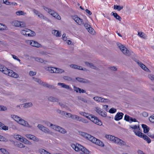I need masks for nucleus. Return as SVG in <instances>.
Wrapping results in <instances>:
<instances>
[{
  "label": "nucleus",
  "instance_id": "nucleus-48",
  "mask_svg": "<svg viewBox=\"0 0 154 154\" xmlns=\"http://www.w3.org/2000/svg\"><path fill=\"white\" fill-rule=\"evenodd\" d=\"M78 99L79 100H80L85 103H87V100L85 98H84L81 97H78Z\"/></svg>",
  "mask_w": 154,
  "mask_h": 154
},
{
  "label": "nucleus",
  "instance_id": "nucleus-16",
  "mask_svg": "<svg viewBox=\"0 0 154 154\" xmlns=\"http://www.w3.org/2000/svg\"><path fill=\"white\" fill-rule=\"evenodd\" d=\"M25 136L29 139L34 141L38 142L39 141L38 138L34 135L30 134H27L25 135Z\"/></svg>",
  "mask_w": 154,
  "mask_h": 154
},
{
  "label": "nucleus",
  "instance_id": "nucleus-28",
  "mask_svg": "<svg viewBox=\"0 0 154 154\" xmlns=\"http://www.w3.org/2000/svg\"><path fill=\"white\" fill-rule=\"evenodd\" d=\"M111 15L113 16L117 20H118L120 21H121L122 18L116 13L112 12L111 14Z\"/></svg>",
  "mask_w": 154,
  "mask_h": 154
},
{
  "label": "nucleus",
  "instance_id": "nucleus-49",
  "mask_svg": "<svg viewBox=\"0 0 154 154\" xmlns=\"http://www.w3.org/2000/svg\"><path fill=\"white\" fill-rule=\"evenodd\" d=\"M0 150L4 154H9V152L5 149L1 148Z\"/></svg>",
  "mask_w": 154,
  "mask_h": 154
},
{
  "label": "nucleus",
  "instance_id": "nucleus-25",
  "mask_svg": "<svg viewBox=\"0 0 154 154\" xmlns=\"http://www.w3.org/2000/svg\"><path fill=\"white\" fill-rule=\"evenodd\" d=\"M137 63L138 65L140 66V67L145 71L148 70V69L146 67V66L143 64L141 62L139 61H137Z\"/></svg>",
  "mask_w": 154,
  "mask_h": 154
},
{
  "label": "nucleus",
  "instance_id": "nucleus-12",
  "mask_svg": "<svg viewBox=\"0 0 154 154\" xmlns=\"http://www.w3.org/2000/svg\"><path fill=\"white\" fill-rule=\"evenodd\" d=\"M115 143L120 146H128L126 143L118 137H116V140H114Z\"/></svg>",
  "mask_w": 154,
  "mask_h": 154
},
{
  "label": "nucleus",
  "instance_id": "nucleus-57",
  "mask_svg": "<svg viewBox=\"0 0 154 154\" xmlns=\"http://www.w3.org/2000/svg\"><path fill=\"white\" fill-rule=\"evenodd\" d=\"M149 120L150 122L154 123V116H152L149 118Z\"/></svg>",
  "mask_w": 154,
  "mask_h": 154
},
{
  "label": "nucleus",
  "instance_id": "nucleus-53",
  "mask_svg": "<svg viewBox=\"0 0 154 154\" xmlns=\"http://www.w3.org/2000/svg\"><path fill=\"white\" fill-rule=\"evenodd\" d=\"M88 31L90 33L92 34H94V29L91 27H90V28L88 29Z\"/></svg>",
  "mask_w": 154,
  "mask_h": 154
},
{
  "label": "nucleus",
  "instance_id": "nucleus-41",
  "mask_svg": "<svg viewBox=\"0 0 154 154\" xmlns=\"http://www.w3.org/2000/svg\"><path fill=\"white\" fill-rule=\"evenodd\" d=\"M52 16L58 20H60L61 19V17L58 14L54 12L52 15Z\"/></svg>",
  "mask_w": 154,
  "mask_h": 154
},
{
  "label": "nucleus",
  "instance_id": "nucleus-38",
  "mask_svg": "<svg viewBox=\"0 0 154 154\" xmlns=\"http://www.w3.org/2000/svg\"><path fill=\"white\" fill-rule=\"evenodd\" d=\"M123 8V6H120V5H114V9L115 10H117L119 11L122 10Z\"/></svg>",
  "mask_w": 154,
  "mask_h": 154
},
{
  "label": "nucleus",
  "instance_id": "nucleus-27",
  "mask_svg": "<svg viewBox=\"0 0 154 154\" xmlns=\"http://www.w3.org/2000/svg\"><path fill=\"white\" fill-rule=\"evenodd\" d=\"M85 63L86 66L90 67L91 68L94 69H97V68L96 66H94V65L92 63H89L87 62H85Z\"/></svg>",
  "mask_w": 154,
  "mask_h": 154
},
{
  "label": "nucleus",
  "instance_id": "nucleus-18",
  "mask_svg": "<svg viewBox=\"0 0 154 154\" xmlns=\"http://www.w3.org/2000/svg\"><path fill=\"white\" fill-rule=\"evenodd\" d=\"M26 30H27L26 36H33L35 35V33L33 31L28 29H26Z\"/></svg>",
  "mask_w": 154,
  "mask_h": 154
},
{
  "label": "nucleus",
  "instance_id": "nucleus-10",
  "mask_svg": "<svg viewBox=\"0 0 154 154\" xmlns=\"http://www.w3.org/2000/svg\"><path fill=\"white\" fill-rule=\"evenodd\" d=\"M124 120L127 122H129L130 123H131L132 122H137V124L139 125V122L137 121L135 119L133 118L132 117L126 114L125 116Z\"/></svg>",
  "mask_w": 154,
  "mask_h": 154
},
{
  "label": "nucleus",
  "instance_id": "nucleus-23",
  "mask_svg": "<svg viewBox=\"0 0 154 154\" xmlns=\"http://www.w3.org/2000/svg\"><path fill=\"white\" fill-rule=\"evenodd\" d=\"M37 126L38 128L45 133H48L49 132V129L44 126Z\"/></svg>",
  "mask_w": 154,
  "mask_h": 154
},
{
  "label": "nucleus",
  "instance_id": "nucleus-6",
  "mask_svg": "<svg viewBox=\"0 0 154 154\" xmlns=\"http://www.w3.org/2000/svg\"><path fill=\"white\" fill-rule=\"evenodd\" d=\"M5 69L3 71V73L15 78H18V75L14 72L13 70L8 69L6 67L5 68Z\"/></svg>",
  "mask_w": 154,
  "mask_h": 154
},
{
  "label": "nucleus",
  "instance_id": "nucleus-60",
  "mask_svg": "<svg viewBox=\"0 0 154 154\" xmlns=\"http://www.w3.org/2000/svg\"><path fill=\"white\" fill-rule=\"evenodd\" d=\"M84 26L87 30H88V29L91 27L90 25L87 23H84Z\"/></svg>",
  "mask_w": 154,
  "mask_h": 154
},
{
  "label": "nucleus",
  "instance_id": "nucleus-64",
  "mask_svg": "<svg viewBox=\"0 0 154 154\" xmlns=\"http://www.w3.org/2000/svg\"><path fill=\"white\" fill-rule=\"evenodd\" d=\"M29 74L30 76H34L36 74V72H35L30 71L29 72Z\"/></svg>",
  "mask_w": 154,
  "mask_h": 154
},
{
  "label": "nucleus",
  "instance_id": "nucleus-35",
  "mask_svg": "<svg viewBox=\"0 0 154 154\" xmlns=\"http://www.w3.org/2000/svg\"><path fill=\"white\" fill-rule=\"evenodd\" d=\"M44 10L47 11L48 13L50 14L52 16L53 14L55 12L54 11L52 10L51 9H50L47 7H45L44 8Z\"/></svg>",
  "mask_w": 154,
  "mask_h": 154
},
{
  "label": "nucleus",
  "instance_id": "nucleus-19",
  "mask_svg": "<svg viewBox=\"0 0 154 154\" xmlns=\"http://www.w3.org/2000/svg\"><path fill=\"white\" fill-rule=\"evenodd\" d=\"M10 141L11 142H12L13 143H14L15 145L18 147L22 148L25 147L24 145L23 144L17 142V141L15 142L14 141H12L11 140H10Z\"/></svg>",
  "mask_w": 154,
  "mask_h": 154
},
{
  "label": "nucleus",
  "instance_id": "nucleus-36",
  "mask_svg": "<svg viewBox=\"0 0 154 154\" xmlns=\"http://www.w3.org/2000/svg\"><path fill=\"white\" fill-rule=\"evenodd\" d=\"M21 142L30 145L31 144V143L28 140L24 137L22 138Z\"/></svg>",
  "mask_w": 154,
  "mask_h": 154
},
{
  "label": "nucleus",
  "instance_id": "nucleus-14",
  "mask_svg": "<svg viewBox=\"0 0 154 154\" xmlns=\"http://www.w3.org/2000/svg\"><path fill=\"white\" fill-rule=\"evenodd\" d=\"M12 24L15 26L17 27H25L26 25L25 23L23 22L18 21V20H14Z\"/></svg>",
  "mask_w": 154,
  "mask_h": 154
},
{
  "label": "nucleus",
  "instance_id": "nucleus-20",
  "mask_svg": "<svg viewBox=\"0 0 154 154\" xmlns=\"http://www.w3.org/2000/svg\"><path fill=\"white\" fill-rule=\"evenodd\" d=\"M76 79L78 81L86 83H89L90 82L88 80L81 78H76Z\"/></svg>",
  "mask_w": 154,
  "mask_h": 154
},
{
  "label": "nucleus",
  "instance_id": "nucleus-22",
  "mask_svg": "<svg viewBox=\"0 0 154 154\" xmlns=\"http://www.w3.org/2000/svg\"><path fill=\"white\" fill-rule=\"evenodd\" d=\"M105 137L108 140L115 143L114 140H116V137L112 135L106 134L105 135Z\"/></svg>",
  "mask_w": 154,
  "mask_h": 154
},
{
  "label": "nucleus",
  "instance_id": "nucleus-39",
  "mask_svg": "<svg viewBox=\"0 0 154 154\" xmlns=\"http://www.w3.org/2000/svg\"><path fill=\"white\" fill-rule=\"evenodd\" d=\"M16 14L18 16L25 15L26 14V12H24V11H19L16 12Z\"/></svg>",
  "mask_w": 154,
  "mask_h": 154
},
{
  "label": "nucleus",
  "instance_id": "nucleus-30",
  "mask_svg": "<svg viewBox=\"0 0 154 154\" xmlns=\"http://www.w3.org/2000/svg\"><path fill=\"white\" fill-rule=\"evenodd\" d=\"M23 107L25 108H27L32 107L33 104L31 102L26 103L23 104Z\"/></svg>",
  "mask_w": 154,
  "mask_h": 154
},
{
  "label": "nucleus",
  "instance_id": "nucleus-8",
  "mask_svg": "<svg viewBox=\"0 0 154 154\" xmlns=\"http://www.w3.org/2000/svg\"><path fill=\"white\" fill-rule=\"evenodd\" d=\"M32 79L34 81L38 83V84L42 85L44 86L49 88H52L53 87V86L47 84L45 82H42L41 80L37 78L33 77Z\"/></svg>",
  "mask_w": 154,
  "mask_h": 154
},
{
  "label": "nucleus",
  "instance_id": "nucleus-2",
  "mask_svg": "<svg viewBox=\"0 0 154 154\" xmlns=\"http://www.w3.org/2000/svg\"><path fill=\"white\" fill-rule=\"evenodd\" d=\"M84 116L90 119L91 121L97 125H102V123L101 121L98 118L94 115L85 113Z\"/></svg>",
  "mask_w": 154,
  "mask_h": 154
},
{
  "label": "nucleus",
  "instance_id": "nucleus-52",
  "mask_svg": "<svg viewBox=\"0 0 154 154\" xmlns=\"http://www.w3.org/2000/svg\"><path fill=\"white\" fill-rule=\"evenodd\" d=\"M116 109L114 108H111L109 111V112H110V113H115V112H116Z\"/></svg>",
  "mask_w": 154,
  "mask_h": 154
},
{
  "label": "nucleus",
  "instance_id": "nucleus-5",
  "mask_svg": "<svg viewBox=\"0 0 154 154\" xmlns=\"http://www.w3.org/2000/svg\"><path fill=\"white\" fill-rule=\"evenodd\" d=\"M71 146L75 151L82 152H83L82 154L85 153L86 151L85 150L87 149L86 148L79 144H76L75 145L72 144L71 145Z\"/></svg>",
  "mask_w": 154,
  "mask_h": 154
},
{
  "label": "nucleus",
  "instance_id": "nucleus-51",
  "mask_svg": "<svg viewBox=\"0 0 154 154\" xmlns=\"http://www.w3.org/2000/svg\"><path fill=\"white\" fill-rule=\"evenodd\" d=\"M96 111L99 115L100 114L102 111V109L100 108L96 107L95 108Z\"/></svg>",
  "mask_w": 154,
  "mask_h": 154
},
{
  "label": "nucleus",
  "instance_id": "nucleus-55",
  "mask_svg": "<svg viewBox=\"0 0 154 154\" xmlns=\"http://www.w3.org/2000/svg\"><path fill=\"white\" fill-rule=\"evenodd\" d=\"M73 88H74V90L75 91H76V92L77 93H78V92L79 93V91H80V90H81V88H79L76 87L75 86H73Z\"/></svg>",
  "mask_w": 154,
  "mask_h": 154
},
{
  "label": "nucleus",
  "instance_id": "nucleus-34",
  "mask_svg": "<svg viewBox=\"0 0 154 154\" xmlns=\"http://www.w3.org/2000/svg\"><path fill=\"white\" fill-rule=\"evenodd\" d=\"M44 10L47 11L48 13L50 14L52 16L53 14L55 12L54 11L52 10L51 9H50L47 7H45L44 8Z\"/></svg>",
  "mask_w": 154,
  "mask_h": 154
},
{
  "label": "nucleus",
  "instance_id": "nucleus-58",
  "mask_svg": "<svg viewBox=\"0 0 154 154\" xmlns=\"http://www.w3.org/2000/svg\"><path fill=\"white\" fill-rule=\"evenodd\" d=\"M26 29H24L21 30L20 31L21 34L26 36V32H27V30H26Z\"/></svg>",
  "mask_w": 154,
  "mask_h": 154
},
{
  "label": "nucleus",
  "instance_id": "nucleus-63",
  "mask_svg": "<svg viewBox=\"0 0 154 154\" xmlns=\"http://www.w3.org/2000/svg\"><path fill=\"white\" fill-rule=\"evenodd\" d=\"M148 77L152 81H154V75L152 74H150L148 75Z\"/></svg>",
  "mask_w": 154,
  "mask_h": 154
},
{
  "label": "nucleus",
  "instance_id": "nucleus-4",
  "mask_svg": "<svg viewBox=\"0 0 154 154\" xmlns=\"http://www.w3.org/2000/svg\"><path fill=\"white\" fill-rule=\"evenodd\" d=\"M44 68L46 70L51 73H61L64 72L63 69L54 67L45 66Z\"/></svg>",
  "mask_w": 154,
  "mask_h": 154
},
{
  "label": "nucleus",
  "instance_id": "nucleus-7",
  "mask_svg": "<svg viewBox=\"0 0 154 154\" xmlns=\"http://www.w3.org/2000/svg\"><path fill=\"white\" fill-rule=\"evenodd\" d=\"M117 45L120 49L125 55L129 56L131 55L132 53L131 51L128 50L123 45L120 43L118 44Z\"/></svg>",
  "mask_w": 154,
  "mask_h": 154
},
{
  "label": "nucleus",
  "instance_id": "nucleus-56",
  "mask_svg": "<svg viewBox=\"0 0 154 154\" xmlns=\"http://www.w3.org/2000/svg\"><path fill=\"white\" fill-rule=\"evenodd\" d=\"M38 17H39L40 18L42 19H47V18L45 17L42 14L40 13L38 15Z\"/></svg>",
  "mask_w": 154,
  "mask_h": 154
},
{
  "label": "nucleus",
  "instance_id": "nucleus-37",
  "mask_svg": "<svg viewBox=\"0 0 154 154\" xmlns=\"http://www.w3.org/2000/svg\"><path fill=\"white\" fill-rule=\"evenodd\" d=\"M31 46L36 47H40L41 46V45L37 42L32 41Z\"/></svg>",
  "mask_w": 154,
  "mask_h": 154
},
{
  "label": "nucleus",
  "instance_id": "nucleus-11",
  "mask_svg": "<svg viewBox=\"0 0 154 154\" xmlns=\"http://www.w3.org/2000/svg\"><path fill=\"white\" fill-rule=\"evenodd\" d=\"M51 128L54 130L63 134L66 132V130L59 126H50Z\"/></svg>",
  "mask_w": 154,
  "mask_h": 154
},
{
  "label": "nucleus",
  "instance_id": "nucleus-45",
  "mask_svg": "<svg viewBox=\"0 0 154 154\" xmlns=\"http://www.w3.org/2000/svg\"><path fill=\"white\" fill-rule=\"evenodd\" d=\"M7 27L5 24L0 23V30H6Z\"/></svg>",
  "mask_w": 154,
  "mask_h": 154
},
{
  "label": "nucleus",
  "instance_id": "nucleus-24",
  "mask_svg": "<svg viewBox=\"0 0 154 154\" xmlns=\"http://www.w3.org/2000/svg\"><path fill=\"white\" fill-rule=\"evenodd\" d=\"M71 67L74 69H76L81 70H84L85 69V68H83L82 67L79 66L78 65H75V64H71L70 65Z\"/></svg>",
  "mask_w": 154,
  "mask_h": 154
},
{
  "label": "nucleus",
  "instance_id": "nucleus-32",
  "mask_svg": "<svg viewBox=\"0 0 154 154\" xmlns=\"http://www.w3.org/2000/svg\"><path fill=\"white\" fill-rule=\"evenodd\" d=\"M94 143L101 146H103L104 145L103 143L100 140L96 138V140H95Z\"/></svg>",
  "mask_w": 154,
  "mask_h": 154
},
{
  "label": "nucleus",
  "instance_id": "nucleus-40",
  "mask_svg": "<svg viewBox=\"0 0 154 154\" xmlns=\"http://www.w3.org/2000/svg\"><path fill=\"white\" fill-rule=\"evenodd\" d=\"M142 126L143 129L144 133H147L149 131V129L147 126Z\"/></svg>",
  "mask_w": 154,
  "mask_h": 154
},
{
  "label": "nucleus",
  "instance_id": "nucleus-43",
  "mask_svg": "<svg viewBox=\"0 0 154 154\" xmlns=\"http://www.w3.org/2000/svg\"><path fill=\"white\" fill-rule=\"evenodd\" d=\"M63 79L64 80L69 82H71L72 81V79L70 77L68 76H64L63 77Z\"/></svg>",
  "mask_w": 154,
  "mask_h": 154
},
{
  "label": "nucleus",
  "instance_id": "nucleus-15",
  "mask_svg": "<svg viewBox=\"0 0 154 154\" xmlns=\"http://www.w3.org/2000/svg\"><path fill=\"white\" fill-rule=\"evenodd\" d=\"M124 114L122 112H118L117 113L114 117V119L116 121H119L122 118Z\"/></svg>",
  "mask_w": 154,
  "mask_h": 154
},
{
  "label": "nucleus",
  "instance_id": "nucleus-9",
  "mask_svg": "<svg viewBox=\"0 0 154 154\" xmlns=\"http://www.w3.org/2000/svg\"><path fill=\"white\" fill-rule=\"evenodd\" d=\"M80 134L93 143L96 140V138L85 133L82 132L80 133Z\"/></svg>",
  "mask_w": 154,
  "mask_h": 154
},
{
  "label": "nucleus",
  "instance_id": "nucleus-47",
  "mask_svg": "<svg viewBox=\"0 0 154 154\" xmlns=\"http://www.w3.org/2000/svg\"><path fill=\"white\" fill-rule=\"evenodd\" d=\"M8 140L6 138L3 136L0 135V141H3L5 142H8Z\"/></svg>",
  "mask_w": 154,
  "mask_h": 154
},
{
  "label": "nucleus",
  "instance_id": "nucleus-42",
  "mask_svg": "<svg viewBox=\"0 0 154 154\" xmlns=\"http://www.w3.org/2000/svg\"><path fill=\"white\" fill-rule=\"evenodd\" d=\"M14 137L16 140H19L20 141L22 138L23 137H22L21 135L18 134H15L14 135Z\"/></svg>",
  "mask_w": 154,
  "mask_h": 154
},
{
  "label": "nucleus",
  "instance_id": "nucleus-59",
  "mask_svg": "<svg viewBox=\"0 0 154 154\" xmlns=\"http://www.w3.org/2000/svg\"><path fill=\"white\" fill-rule=\"evenodd\" d=\"M100 115L103 117H106L107 116L106 113L105 112H103V111H102Z\"/></svg>",
  "mask_w": 154,
  "mask_h": 154
},
{
  "label": "nucleus",
  "instance_id": "nucleus-62",
  "mask_svg": "<svg viewBox=\"0 0 154 154\" xmlns=\"http://www.w3.org/2000/svg\"><path fill=\"white\" fill-rule=\"evenodd\" d=\"M7 109L6 107L2 106H0V111H5Z\"/></svg>",
  "mask_w": 154,
  "mask_h": 154
},
{
  "label": "nucleus",
  "instance_id": "nucleus-33",
  "mask_svg": "<svg viewBox=\"0 0 154 154\" xmlns=\"http://www.w3.org/2000/svg\"><path fill=\"white\" fill-rule=\"evenodd\" d=\"M52 33L57 37H60L61 36L60 33L58 31L53 30L52 31Z\"/></svg>",
  "mask_w": 154,
  "mask_h": 154
},
{
  "label": "nucleus",
  "instance_id": "nucleus-46",
  "mask_svg": "<svg viewBox=\"0 0 154 154\" xmlns=\"http://www.w3.org/2000/svg\"><path fill=\"white\" fill-rule=\"evenodd\" d=\"M138 35L140 37L146 39V36L145 35V34L141 32H139Z\"/></svg>",
  "mask_w": 154,
  "mask_h": 154
},
{
  "label": "nucleus",
  "instance_id": "nucleus-26",
  "mask_svg": "<svg viewBox=\"0 0 154 154\" xmlns=\"http://www.w3.org/2000/svg\"><path fill=\"white\" fill-rule=\"evenodd\" d=\"M48 99L49 101L53 102H57L59 100V99L58 98L56 97L51 96L49 97L48 98Z\"/></svg>",
  "mask_w": 154,
  "mask_h": 154
},
{
  "label": "nucleus",
  "instance_id": "nucleus-54",
  "mask_svg": "<svg viewBox=\"0 0 154 154\" xmlns=\"http://www.w3.org/2000/svg\"><path fill=\"white\" fill-rule=\"evenodd\" d=\"M11 56L14 59L17 60L20 62V63H21L20 60L19 59L17 56L12 54H11Z\"/></svg>",
  "mask_w": 154,
  "mask_h": 154
},
{
  "label": "nucleus",
  "instance_id": "nucleus-31",
  "mask_svg": "<svg viewBox=\"0 0 154 154\" xmlns=\"http://www.w3.org/2000/svg\"><path fill=\"white\" fill-rule=\"evenodd\" d=\"M34 60L36 61L40 62L41 63H46L47 61L44 60L43 59L38 57H35L34 58Z\"/></svg>",
  "mask_w": 154,
  "mask_h": 154
},
{
  "label": "nucleus",
  "instance_id": "nucleus-1",
  "mask_svg": "<svg viewBox=\"0 0 154 154\" xmlns=\"http://www.w3.org/2000/svg\"><path fill=\"white\" fill-rule=\"evenodd\" d=\"M131 128L133 129V131L136 135L140 137H143L148 143L151 142L150 139L148 136L141 133L142 131L140 128L139 126H132Z\"/></svg>",
  "mask_w": 154,
  "mask_h": 154
},
{
  "label": "nucleus",
  "instance_id": "nucleus-13",
  "mask_svg": "<svg viewBox=\"0 0 154 154\" xmlns=\"http://www.w3.org/2000/svg\"><path fill=\"white\" fill-rule=\"evenodd\" d=\"M72 19L79 25H82L84 24L82 19L78 17L77 15H74L72 17Z\"/></svg>",
  "mask_w": 154,
  "mask_h": 154
},
{
  "label": "nucleus",
  "instance_id": "nucleus-29",
  "mask_svg": "<svg viewBox=\"0 0 154 154\" xmlns=\"http://www.w3.org/2000/svg\"><path fill=\"white\" fill-rule=\"evenodd\" d=\"M70 118L73 119H74L76 120H78L79 121H82V119L81 117H79L76 115L71 114V116Z\"/></svg>",
  "mask_w": 154,
  "mask_h": 154
},
{
  "label": "nucleus",
  "instance_id": "nucleus-50",
  "mask_svg": "<svg viewBox=\"0 0 154 154\" xmlns=\"http://www.w3.org/2000/svg\"><path fill=\"white\" fill-rule=\"evenodd\" d=\"M0 129L6 131L8 130V127L7 126H0Z\"/></svg>",
  "mask_w": 154,
  "mask_h": 154
},
{
  "label": "nucleus",
  "instance_id": "nucleus-3",
  "mask_svg": "<svg viewBox=\"0 0 154 154\" xmlns=\"http://www.w3.org/2000/svg\"><path fill=\"white\" fill-rule=\"evenodd\" d=\"M11 117L19 124L21 125H29L28 122L22 119L18 116L15 115H11Z\"/></svg>",
  "mask_w": 154,
  "mask_h": 154
},
{
  "label": "nucleus",
  "instance_id": "nucleus-61",
  "mask_svg": "<svg viewBox=\"0 0 154 154\" xmlns=\"http://www.w3.org/2000/svg\"><path fill=\"white\" fill-rule=\"evenodd\" d=\"M43 124H45L47 125H53L52 124L50 123L48 121H43Z\"/></svg>",
  "mask_w": 154,
  "mask_h": 154
},
{
  "label": "nucleus",
  "instance_id": "nucleus-21",
  "mask_svg": "<svg viewBox=\"0 0 154 154\" xmlns=\"http://www.w3.org/2000/svg\"><path fill=\"white\" fill-rule=\"evenodd\" d=\"M105 137L108 140L115 143L114 140H116V137L112 135L106 134L105 135Z\"/></svg>",
  "mask_w": 154,
  "mask_h": 154
},
{
  "label": "nucleus",
  "instance_id": "nucleus-17",
  "mask_svg": "<svg viewBox=\"0 0 154 154\" xmlns=\"http://www.w3.org/2000/svg\"><path fill=\"white\" fill-rule=\"evenodd\" d=\"M93 99L95 101L97 102H105L106 101L107 99H105L104 98H102L100 97H95L93 98Z\"/></svg>",
  "mask_w": 154,
  "mask_h": 154
},
{
  "label": "nucleus",
  "instance_id": "nucleus-44",
  "mask_svg": "<svg viewBox=\"0 0 154 154\" xmlns=\"http://www.w3.org/2000/svg\"><path fill=\"white\" fill-rule=\"evenodd\" d=\"M46 151L42 148H39L38 149V152L40 154H45Z\"/></svg>",
  "mask_w": 154,
  "mask_h": 154
}]
</instances>
